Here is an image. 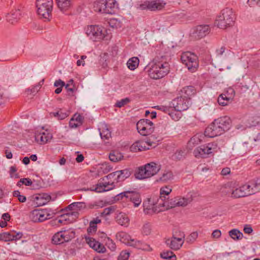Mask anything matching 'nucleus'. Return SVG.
<instances>
[{
  "instance_id": "49",
  "label": "nucleus",
  "mask_w": 260,
  "mask_h": 260,
  "mask_svg": "<svg viewBox=\"0 0 260 260\" xmlns=\"http://www.w3.org/2000/svg\"><path fill=\"white\" fill-rule=\"evenodd\" d=\"M73 83V80H71L69 81V83H68L65 86V88L66 89L68 94L70 96L73 95V93L75 91L74 86L72 85Z\"/></svg>"
},
{
  "instance_id": "60",
  "label": "nucleus",
  "mask_w": 260,
  "mask_h": 260,
  "mask_svg": "<svg viewBox=\"0 0 260 260\" xmlns=\"http://www.w3.org/2000/svg\"><path fill=\"white\" fill-rule=\"evenodd\" d=\"M167 201H169V202L168 203V204L169 205V206H168V207L172 208L177 206V204H176V202H177V201H176V198L170 200L167 199Z\"/></svg>"
},
{
  "instance_id": "24",
  "label": "nucleus",
  "mask_w": 260,
  "mask_h": 260,
  "mask_svg": "<svg viewBox=\"0 0 260 260\" xmlns=\"http://www.w3.org/2000/svg\"><path fill=\"white\" fill-rule=\"evenodd\" d=\"M166 3L164 0H151L149 4V10L153 11H160L163 9Z\"/></svg>"
},
{
  "instance_id": "10",
  "label": "nucleus",
  "mask_w": 260,
  "mask_h": 260,
  "mask_svg": "<svg viewBox=\"0 0 260 260\" xmlns=\"http://www.w3.org/2000/svg\"><path fill=\"white\" fill-rule=\"evenodd\" d=\"M182 62L192 72H195L199 67L198 56L191 52L187 51L182 53L181 56Z\"/></svg>"
},
{
  "instance_id": "27",
  "label": "nucleus",
  "mask_w": 260,
  "mask_h": 260,
  "mask_svg": "<svg viewBox=\"0 0 260 260\" xmlns=\"http://www.w3.org/2000/svg\"><path fill=\"white\" fill-rule=\"evenodd\" d=\"M87 243L91 247L99 253H104L106 251L105 246L93 238H89Z\"/></svg>"
},
{
  "instance_id": "31",
  "label": "nucleus",
  "mask_w": 260,
  "mask_h": 260,
  "mask_svg": "<svg viewBox=\"0 0 260 260\" xmlns=\"http://www.w3.org/2000/svg\"><path fill=\"white\" fill-rule=\"evenodd\" d=\"M116 238L120 242L129 246L131 241L133 239H131V236L126 233L124 232H120L117 233Z\"/></svg>"
},
{
  "instance_id": "32",
  "label": "nucleus",
  "mask_w": 260,
  "mask_h": 260,
  "mask_svg": "<svg viewBox=\"0 0 260 260\" xmlns=\"http://www.w3.org/2000/svg\"><path fill=\"white\" fill-rule=\"evenodd\" d=\"M166 243L169 245L171 249L175 250L179 249L183 244V242L177 240V239L174 237H172L170 239H167L166 241Z\"/></svg>"
},
{
  "instance_id": "34",
  "label": "nucleus",
  "mask_w": 260,
  "mask_h": 260,
  "mask_svg": "<svg viewBox=\"0 0 260 260\" xmlns=\"http://www.w3.org/2000/svg\"><path fill=\"white\" fill-rule=\"evenodd\" d=\"M110 160L113 162H118L123 159V154L118 150H114L111 151L109 155Z\"/></svg>"
},
{
  "instance_id": "43",
  "label": "nucleus",
  "mask_w": 260,
  "mask_h": 260,
  "mask_svg": "<svg viewBox=\"0 0 260 260\" xmlns=\"http://www.w3.org/2000/svg\"><path fill=\"white\" fill-rule=\"evenodd\" d=\"M172 111L170 110V112L168 113L169 115L172 117V118L175 121H178L181 117V111H176L175 109L174 110L172 109Z\"/></svg>"
},
{
  "instance_id": "29",
  "label": "nucleus",
  "mask_w": 260,
  "mask_h": 260,
  "mask_svg": "<svg viewBox=\"0 0 260 260\" xmlns=\"http://www.w3.org/2000/svg\"><path fill=\"white\" fill-rule=\"evenodd\" d=\"M105 14H112L115 13V9L116 7V1L115 0H105Z\"/></svg>"
},
{
  "instance_id": "12",
  "label": "nucleus",
  "mask_w": 260,
  "mask_h": 260,
  "mask_svg": "<svg viewBox=\"0 0 260 260\" xmlns=\"http://www.w3.org/2000/svg\"><path fill=\"white\" fill-rule=\"evenodd\" d=\"M189 104V100L185 97H177L172 102L173 108L178 111L186 110L188 108Z\"/></svg>"
},
{
  "instance_id": "53",
  "label": "nucleus",
  "mask_w": 260,
  "mask_h": 260,
  "mask_svg": "<svg viewBox=\"0 0 260 260\" xmlns=\"http://www.w3.org/2000/svg\"><path fill=\"white\" fill-rule=\"evenodd\" d=\"M40 89V85H36L31 88H27L25 90V92L27 95L34 94L38 92Z\"/></svg>"
},
{
  "instance_id": "23",
  "label": "nucleus",
  "mask_w": 260,
  "mask_h": 260,
  "mask_svg": "<svg viewBox=\"0 0 260 260\" xmlns=\"http://www.w3.org/2000/svg\"><path fill=\"white\" fill-rule=\"evenodd\" d=\"M57 7L62 12L69 10L73 6L74 0H55Z\"/></svg>"
},
{
  "instance_id": "5",
  "label": "nucleus",
  "mask_w": 260,
  "mask_h": 260,
  "mask_svg": "<svg viewBox=\"0 0 260 260\" xmlns=\"http://www.w3.org/2000/svg\"><path fill=\"white\" fill-rule=\"evenodd\" d=\"M160 170V165L151 162L139 167L136 172L135 176L139 179H146L156 174Z\"/></svg>"
},
{
  "instance_id": "61",
  "label": "nucleus",
  "mask_w": 260,
  "mask_h": 260,
  "mask_svg": "<svg viewBox=\"0 0 260 260\" xmlns=\"http://www.w3.org/2000/svg\"><path fill=\"white\" fill-rule=\"evenodd\" d=\"M225 47L224 46H222L219 49H217L215 51L216 55L217 57H220L223 55V53L225 52Z\"/></svg>"
},
{
  "instance_id": "51",
  "label": "nucleus",
  "mask_w": 260,
  "mask_h": 260,
  "mask_svg": "<svg viewBox=\"0 0 260 260\" xmlns=\"http://www.w3.org/2000/svg\"><path fill=\"white\" fill-rule=\"evenodd\" d=\"M154 139V137L153 136H150L147 138L146 141H144L146 142V146L148 147V149H149L150 147H155L156 146V144L153 141Z\"/></svg>"
},
{
  "instance_id": "21",
  "label": "nucleus",
  "mask_w": 260,
  "mask_h": 260,
  "mask_svg": "<svg viewBox=\"0 0 260 260\" xmlns=\"http://www.w3.org/2000/svg\"><path fill=\"white\" fill-rule=\"evenodd\" d=\"M108 179L106 177L103 178V182H100L97 185V187L95 188V190L98 192L106 191L113 189L115 187L114 182H110L107 180Z\"/></svg>"
},
{
  "instance_id": "50",
  "label": "nucleus",
  "mask_w": 260,
  "mask_h": 260,
  "mask_svg": "<svg viewBox=\"0 0 260 260\" xmlns=\"http://www.w3.org/2000/svg\"><path fill=\"white\" fill-rule=\"evenodd\" d=\"M198 237L197 232H192L186 239L187 243L189 244L193 243Z\"/></svg>"
},
{
  "instance_id": "56",
  "label": "nucleus",
  "mask_w": 260,
  "mask_h": 260,
  "mask_svg": "<svg viewBox=\"0 0 260 260\" xmlns=\"http://www.w3.org/2000/svg\"><path fill=\"white\" fill-rule=\"evenodd\" d=\"M129 99L128 98H125L124 99H122L120 101H118L116 104L115 106L117 107L121 108L123 106H124L125 105L127 104L129 102Z\"/></svg>"
},
{
  "instance_id": "17",
  "label": "nucleus",
  "mask_w": 260,
  "mask_h": 260,
  "mask_svg": "<svg viewBox=\"0 0 260 260\" xmlns=\"http://www.w3.org/2000/svg\"><path fill=\"white\" fill-rule=\"evenodd\" d=\"M22 10L20 8L14 9L7 14L6 19L8 22L11 24L17 22L22 17Z\"/></svg>"
},
{
  "instance_id": "19",
  "label": "nucleus",
  "mask_w": 260,
  "mask_h": 260,
  "mask_svg": "<svg viewBox=\"0 0 260 260\" xmlns=\"http://www.w3.org/2000/svg\"><path fill=\"white\" fill-rule=\"evenodd\" d=\"M32 198L34 201L38 206H41L46 204L51 199V196L45 193L35 194Z\"/></svg>"
},
{
  "instance_id": "41",
  "label": "nucleus",
  "mask_w": 260,
  "mask_h": 260,
  "mask_svg": "<svg viewBox=\"0 0 260 260\" xmlns=\"http://www.w3.org/2000/svg\"><path fill=\"white\" fill-rule=\"evenodd\" d=\"M176 204H177V206H186L188 205V203L191 202V198H180V197H176Z\"/></svg>"
},
{
  "instance_id": "1",
  "label": "nucleus",
  "mask_w": 260,
  "mask_h": 260,
  "mask_svg": "<svg viewBox=\"0 0 260 260\" xmlns=\"http://www.w3.org/2000/svg\"><path fill=\"white\" fill-rule=\"evenodd\" d=\"M150 78L157 80L167 75L170 71V66L166 58L161 56L158 59H154L145 68Z\"/></svg>"
},
{
  "instance_id": "14",
  "label": "nucleus",
  "mask_w": 260,
  "mask_h": 260,
  "mask_svg": "<svg viewBox=\"0 0 260 260\" xmlns=\"http://www.w3.org/2000/svg\"><path fill=\"white\" fill-rule=\"evenodd\" d=\"M222 134L221 129H220L218 125L216 124L215 120H214V121L205 129L204 136L213 138L219 136Z\"/></svg>"
},
{
  "instance_id": "11",
  "label": "nucleus",
  "mask_w": 260,
  "mask_h": 260,
  "mask_svg": "<svg viewBox=\"0 0 260 260\" xmlns=\"http://www.w3.org/2000/svg\"><path fill=\"white\" fill-rule=\"evenodd\" d=\"M136 126L138 132L143 136L149 135L154 130L153 123L149 119H141Z\"/></svg>"
},
{
  "instance_id": "16",
  "label": "nucleus",
  "mask_w": 260,
  "mask_h": 260,
  "mask_svg": "<svg viewBox=\"0 0 260 260\" xmlns=\"http://www.w3.org/2000/svg\"><path fill=\"white\" fill-rule=\"evenodd\" d=\"M210 31V27L209 25L203 24L198 25L193 32L196 39H200L209 34Z\"/></svg>"
},
{
  "instance_id": "4",
  "label": "nucleus",
  "mask_w": 260,
  "mask_h": 260,
  "mask_svg": "<svg viewBox=\"0 0 260 260\" xmlns=\"http://www.w3.org/2000/svg\"><path fill=\"white\" fill-rule=\"evenodd\" d=\"M168 202L169 201H167V199L164 196H160L155 203L153 201H151V199H148V202H143L144 211L147 214L159 212L162 211L160 208H167L169 206Z\"/></svg>"
},
{
  "instance_id": "8",
  "label": "nucleus",
  "mask_w": 260,
  "mask_h": 260,
  "mask_svg": "<svg viewBox=\"0 0 260 260\" xmlns=\"http://www.w3.org/2000/svg\"><path fill=\"white\" fill-rule=\"evenodd\" d=\"M258 185L259 184L256 183L255 180H252L248 183L233 190L232 192V197L239 198L253 194L257 191V187Z\"/></svg>"
},
{
  "instance_id": "15",
  "label": "nucleus",
  "mask_w": 260,
  "mask_h": 260,
  "mask_svg": "<svg viewBox=\"0 0 260 260\" xmlns=\"http://www.w3.org/2000/svg\"><path fill=\"white\" fill-rule=\"evenodd\" d=\"M23 236L21 232H16L13 231L10 232H5L0 234V240L5 242H8L13 240H18L20 239Z\"/></svg>"
},
{
  "instance_id": "55",
  "label": "nucleus",
  "mask_w": 260,
  "mask_h": 260,
  "mask_svg": "<svg viewBox=\"0 0 260 260\" xmlns=\"http://www.w3.org/2000/svg\"><path fill=\"white\" fill-rule=\"evenodd\" d=\"M172 189L168 186L161 187L160 190V196H168L171 192Z\"/></svg>"
},
{
  "instance_id": "30",
  "label": "nucleus",
  "mask_w": 260,
  "mask_h": 260,
  "mask_svg": "<svg viewBox=\"0 0 260 260\" xmlns=\"http://www.w3.org/2000/svg\"><path fill=\"white\" fill-rule=\"evenodd\" d=\"M174 174L171 171H165L160 177L156 179V181L158 182L166 183L173 180Z\"/></svg>"
},
{
  "instance_id": "37",
  "label": "nucleus",
  "mask_w": 260,
  "mask_h": 260,
  "mask_svg": "<svg viewBox=\"0 0 260 260\" xmlns=\"http://www.w3.org/2000/svg\"><path fill=\"white\" fill-rule=\"evenodd\" d=\"M139 59L137 57H133L128 59L127 62V66L131 70H135L139 65Z\"/></svg>"
},
{
  "instance_id": "58",
  "label": "nucleus",
  "mask_w": 260,
  "mask_h": 260,
  "mask_svg": "<svg viewBox=\"0 0 260 260\" xmlns=\"http://www.w3.org/2000/svg\"><path fill=\"white\" fill-rule=\"evenodd\" d=\"M109 257V254H100L95 256L93 260H108Z\"/></svg>"
},
{
  "instance_id": "44",
  "label": "nucleus",
  "mask_w": 260,
  "mask_h": 260,
  "mask_svg": "<svg viewBox=\"0 0 260 260\" xmlns=\"http://www.w3.org/2000/svg\"><path fill=\"white\" fill-rule=\"evenodd\" d=\"M151 225L149 223H145L142 226L141 232L144 236H148L151 233Z\"/></svg>"
},
{
  "instance_id": "36",
  "label": "nucleus",
  "mask_w": 260,
  "mask_h": 260,
  "mask_svg": "<svg viewBox=\"0 0 260 260\" xmlns=\"http://www.w3.org/2000/svg\"><path fill=\"white\" fill-rule=\"evenodd\" d=\"M61 231L63 236V241H65L66 242L70 241L75 237V232L73 229H69Z\"/></svg>"
},
{
  "instance_id": "45",
  "label": "nucleus",
  "mask_w": 260,
  "mask_h": 260,
  "mask_svg": "<svg viewBox=\"0 0 260 260\" xmlns=\"http://www.w3.org/2000/svg\"><path fill=\"white\" fill-rule=\"evenodd\" d=\"M204 137L202 134H197L190 139L189 143L193 145L198 144L202 141L201 138H204Z\"/></svg>"
},
{
  "instance_id": "52",
  "label": "nucleus",
  "mask_w": 260,
  "mask_h": 260,
  "mask_svg": "<svg viewBox=\"0 0 260 260\" xmlns=\"http://www.w3.org/2000/svg\"><path fill=\"white\" fill-rule=\"evenodd\" d=\"M130 253L126 250L122 251L118 257L117 260H128Z\"/></svg>"
},
{
  "instance_id": "48",
  "label": "nucleus",
  "mask_w": 260,
  "mask_h": 260,
  "mask_svg": "<svg viewBox=\"0 0 260 260\" xmlns=\"http://www.w3.org/2000/svg\"><path fill=\"white\" fill-rule=\"evenodd\" d=\"M13 196L14 197L17 198L19 202L20 203H24L26 201V197L23 195H21L19 190L14 191L13 192Z\"/></svg>"
},
{
  "instance_id": "46",
  "label": "nucleus",
  "mask_w": 260,
  "mask_h": 260,
  "mask_svg": "<svg viewBox=\"0 0 260 260\" xmlns=\"http://www.w3.org/2000/svg\"><path fill=\"white\" fill-rule=\"evenodd\" d=\"M19 182H21L22 184L26 186H31L33 189L38 188V186H36L35 183L28 178H22L19 180Z\"/></svg>"
},
{
  "instance_id": "35",
  "label": "nucleus",
  "mask_w": 260,
  "mask_h": 260,
  "mask_svg": "<svg viewBox=\"0 0 260 260\" xmlns=\"http://www.w3.org/2000/svg\"><path fill=\"white\" fill-rule=\"evenodd\" d=\"M105 0H98L95 1L93 4V10L96 12L105 13Z\"/></svg>"
},
{
  "instance_id": "40",
  "label": "nucleus",
  "mask_w": 260,
  "mask_h": 260,
  "mask_svg": "<svg viewBox=\"0 0 260 260\" xmlns=\"http://www.w3.org/2000/svg\"><path fill=\"white\" fill-rule=\"evenodd\" d=\"M181 91L184 93L186 95L185 98H187L188 99L190 98V96L194 95L196 93V90L194 87L192 86H188L184 87Z\"/></svg>"
},
{
  "instance_id": "39",
  "label": "nucleus",
  "mask_w": 260,
  "mask_h": 260,
  "mask_svg": "<svg viewBox=\"0 0 260 260\" xmlns=\"http://www.w3.org/2000/svg\"><path fill=\"white\" fill-rule=\"evenodd\" d=\"M230 236L234 240H241L243 238V234L237 229H233L229 232Z\"/></svg>"
},
{
  "instance_id": "38",
  "label": "nucleus",
  "mask_w": 260,
  "mask_h": 260,
  "mask_svg": "<svg viewBox=\"0 0 260 260\" xmlns=\"http://www.w3.org/2000/svg\"><path fill=\"white\" fill-rule=\"evenodd\" d=\"M63 236L61 231L55 233L52 238V243L54 244H60L64 242H66L65 241H63Z\"/></svg>"
},
{
  "instance_id": "47",
  "label": "nucleus",
  "mask_w": 260,
  "mask_h": 260,
  "mask_svg": "<svg viewBox=\"0 0 260 260\" xmlns=\"http://www.w3.org/2000/svg\"><path fill=\"white\" fill-rule=\"evenodd\" d=\"M172 237L176 239L177 240H179L181 242L184 243V238H185V234L183 232H181L180 231H176L173 234Z\"/></svg>"
},
{
  "instance_id": "42",
  "label": "nucleus",
  "mask_w": 260,
  "mask_h": 260,
  "mask_svg": "<svg viewBox=\"0 0 260 260\" xmlns=\"http://www.w3.org/2000/svg\"><path fill=\"white\" fill-rule=\"evenodd\" d=\"M230 101V98H228L226 94H221L218 98V104L222 106H224L228 105Z\"/></svg>"
},
{
  "instance_id": "20",
  "label": "nucleus",
  "mask_w": 260,
  "mask_h": 260,
  "mask_svg": "<svg viewBox=\"0 0 260 260\" xmlns=\"http://www.w3.org/2000/svg\"><path fill=\"white\" fill-rule=\"evenodd\" d=\"M131 175V172L128 169H124L121 171H117L111 173L106 176L107 179L117 177V181H122Z\"/></svg>"
},
{
  "instance_id": "54",
  "label": "nucleus",
  "mask_w": 260,
  "mask_h": 260,
  "mask_svg": "<svg viewBox=\"0 0 260 260\" xmlns=\"http://www.w3.org/2000/svg\"><path fill=\"white\" fill-rule=\"evenodd\" d=\"M116 209V207L114 206H111L108 208H106L104 209L102 213L105 215H109L110 214L113 213Z\"/></svg>"
},
{
  "instance_id": "26",
  "label": "nucleus",
  "mask_w": 260,
  "mask_h": 260,
  "mask_svg": "<svg viewBox=\"0 0 260 260\" xmlns=\"http://www.w3.org/2000/svg\"><path fill=\"white\" fill-rule=\"evenodd\" d=\"M129 246L145 251H150L152 250L149 245L142 241L136 240L135 239L131 241Z\"/></svg>"
},
{
  "instance_id": "18",
  "label": "nucleus",
  "mask_w": 260,
  "mask_h": 260,
  "mask_svg": "<svg viewBox=\"0 0 260 260\" xmlns=\"http://www.w3.org/2000/svg\"><path fill=\"white\" fill-rule=\"evenodd\" d=\"M216 124L221 129L222 134L229 129L231 126V120L229 117L223 116L214 120Z\"/></svg>"
},
{
  "instance_id": "13",
  "label": "nucleus",
  "mask_w": 260,
  "mask_h": 260,
  "mask_svg": "<svg viewBox=\"0 0 260 260\" xmlns=\"http://www.w3.org/2000/svg\"><path fill=\"white\" fill-rule=\"evenodd\" d=\"M30 218L35 222H43L50 218V214L44 210H34L30 214Z\"/></svg>"
},
{
  "instance_id": "25",
  "label": "nucleus",
  "mask_w": 260,
  "mask_h": 260,
  "mask_svg": "<svg viewBox=\"0 0 260 260\" xmlns=\"http://www.w3.org/2000/svg\"><path fill=\"white\" fill-rule=\"evenodd\" d=\"M148 149L146 146V142L143 140L137 141L134 143L130 147V151L133 152L144 151Z\"/></svg>"
},
{
  "instance_id": "64",
  "label": "nucleus",
  "mask_w": 260,
  "mask_h": 260,
  "mask_svg": "<svg viewBox=\"0 0 260 260\" xmlns=\"http://www.w3.org/2000/svg\"><path fill=\"white\" fill-rule=\"evenodd\" d=\"M221 232L220 230H214L212 234V237L213 238H216V239L219 238V237H221Z\"/></svg>"
},
{
  "instance_id": "7",
  "label": "nucleus",
  "mask_w": 260,
  "mask_h": 260,
  "mask_svg": "<svg viewBox=\"0 0 260 260\" xmlns=\"http://www.w3.org/2000/svg\"><path fill=\"white\" fill-rule=\"evenodd\" d=\"M218 149V143L212 142L196 148L193 151V154L196 157L208 158L217 152Z\"/></svg>"
},
{
  "instance_id": "28",
  "label": "nucleus",
  "mask_w": 260,
  "mask_h": 260,
  "mask_svg": "<svg viewBox=\"0 0 260 260\" xmlns=\"http://www.w3.org/2000/svg\"><path fill=\"white\" fill-rule=\"evenodd\" d=\"M116 222L122 226H128L129 223V219L124 213L120 212L116 217Z\"/></svg>"
},
{
  "instance_id": "63",
  "label": "nucleus",
  "mask_w": 260,
  "mask_h": 260,
  "mask_svg": "<svg viewBox=\"0 0 260 260\" xmlns=\"http://www.w3.org/2000/svg\"><path fill=\"white\" fill-rule=\"evenodd\" d=\"M150 1H146L143 4H140L139 8L141 10L149 9V4Z\"/></svg>"
},
{
  "instance_id": "59",
  "label": "nucleus",
  "mask_w": 260,
  "mask_h": 260,
  "mask_svg": "<svg viewBox=\"0 0 260 260\" xmlns=\"http://www.w3.org/2000/svg\"><path fill=\"white\" fill-rule=\"evenodd\" d=\"M72 205L74 206L75 210L81 209L85 207V204L83 202H74L72 203Z\"/></svg>"
},
{
  "instance_id": "9",
  "label": "nucleus",
  "mask_w": 260,
  "mask_h": 260,
  "mask_svg": "<svg viewBox=\"0 0 260 260\" xmlns=\"http://www.w3.org/2000/svg\"><path fill=\"white\" fill-rule=\"evenodd\" d=\"M106 33L107 29L100 25L88 26L86 29V34L93 41L108 40L111 37L106 35Z\"/></svg>"
},
{
  "instance_id": "33",
  "label": "nucleus",
  "mask_w": 260,
  "mask_h": 260,
  "mask_svg": "<svg viewBox=\"0 0 260 260\" xmlns=\"http://www.w3.org/2000/svg\"><path fill=\"white\" fill-rule=\"evenodd\" d=\"M99 131L101 137L103 140H108L111 137V132L107 124L102 125V127L99 128Z\"/></svg>"
},
{
  "instance_id": "2",
  "label": "nucleus",
  "mask_w": 260,
  "mask_h": 260,
  "mask_svg": "<svg viewBox=\"0 0 260 260\" xmlns=\"http://www.w3.org/2000/svg\"><path fill=\"white\" fill-rule=\"evenodd\" d=\"M235 20L236 15L233 9L226 7L217 15L215 24L219 28L225 29L233 26Z\"/></svg>"
},
{
  "instance_id": "3",
  "label": "nucleus",
  "mask_w": 260,
  "mask_h": 260,
  "mask_svg": "<svg viewBox=\"0 0 260 260\" xmlns=\"http://www.w3.org/2000/svg\"><path fill=\"white\" fill-rule=\"evenodd\" d=\"M115 201L122 200L131 207H138L142 202L140 194L135 191H126L121 192L114 197Z\"/></svg>"
},
{
  "instance_id": "6",
  "label": "nucleus",
  "mask_w": 260,
  "mask_h": 260,
  "mask_svg": "<svg viewBox=\"0 0 260 260\" xmlns=\"http://www.w3.org/2000/svg\"><path fill=\"white\" fill-rule=\"evenodd\" d=\"M53 5V0H36L38 14L45 21L51 19Z\"/></svg>"
},
{
  "instance_id": "57",
  "label": "nucleus",
  "mask_w": 260,
  "mask_h": 260,
  "mask_svg": "<svg viewBox=\"0 0 260 260\" xmlns=\"http://www.w3.org/2000/svg\"><path fill=\"white\" fill-rule=\"evenodd\" d=\"M106 245L111 251H114L116 249V246L115 243L110 239H108Z\"/></svg>"
},
{
  "instance_id": "62",
  "label": "nucleus",
  "mask_w": 260,
  "mask_h": 260,
  "mask_svg": "<svg viewBox=\"0 0 260 260\" xmlns=\"http://www.w3.org/2000/svg\"><path fill=\"white\" fill-rule=\"evenodd\" d=\"M183 151L181 150L177 151L174 155L175 159L180 160L183 156Z\"/></svg>"
},
{
  "instance_id": "22",
  "label": "nucleus",
  "mask_w": 260,
  "mask_h": 260,
  "mask_svg": "<svg viewBox=\"0 0 260 260\" xmlns=\"http://www.w3.org/2000/svg\"><path fill=\"white\" fill-rule=\"evenodd\" d=\"M52 138L51 134L47 131L40 132L36 134L35 135V139L40 144H44L49 141Z\"/></svg>"
}]
</instances>
